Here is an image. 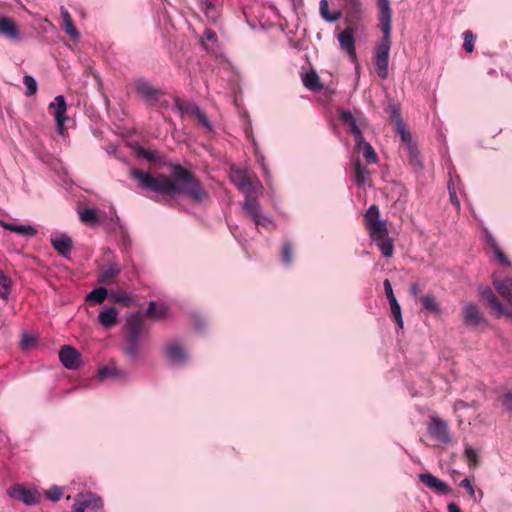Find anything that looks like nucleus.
I'll return each instance as SVG.
<instances>
[{"label":"nucleus","mask_w":512,"mask_h":512,"mask_svg":"<svg viewBox=\"0 0 512 512\" xmlns=\"http://www.w3.org/2000/svg\"><path fill=\"white\" fill-rule=\"evenodd\" d=\"M130 175L137 180L142 189L158 194L170 196L184 194L198 203L204 202L208 198L201 184L180 165L173 166V179L164 175L155 178L150 173L139 169H133Z\"/></svg>","instance_id":"f257e3e1"},{"label":"nucleus","mask_w":512,"mask_h":512,"mask_svg":"<svg viewBox=\"0 0 512 512\" xmlns=\"http://www.w3.org/2000/svg\"><path fill=\"white\" fill-rule=\"evenodd\" d=\"M379 10V27L382 31V38L374 51V67L381 79L388 77L389 53L391 49V9L388 0H377Z\"/></svg>","instance_id":"f03ea898"},{"label":"nucleus","mask_w":512,"mask_h":512,"mask_svg":"<svg viewBox=\"0 0 512 512\" xmlns=\"http://www.w3.org/2000/svg\"><path fill=\"white\" fill-rule=\"evenodd\" d=\"M166 363L173 368H182L190 364L191 353L187 343L179 338L168 339L162 348Z\"/></svg>","instance_id":"7ed1b4c3"},{"label":"nucleus","mask_w":512,"mask_h":512,"mask_svg":"<svg viewBox=\"0 0 512 512\" xmlns=\"http://www.w3.org/2000/svg\"><path fill=\"white\" fill-rule=\"evenodd\" d=\"M230 179L245 196H259L262 194L263 186L250 167L238 168L233 166Z\"/></svg>","instance_id":"20e7f679"},{"label":"nucleus","mask_w":512,"mask_h":512,"mask_svg":"<svg viewBox=\"0 0 512 512\" xmlns=\"http://www.w3.org/2000/svg\"><path fill=\"white\" fill-rule=\"evenodd\" d=\"M393 116L395 118V130L399 134L405 148L409 164L416 170L421 171L423 163L416 143L412 140L410 132L406 129L400 114L395 109L393 110Z\"/></svg>","instance_id":"39448f33"},{"label":"nucleus","mask_w":512,"mask_h":512,"mask_svg":"<svg viewBox=\"0 0 512 512\" xmlns=\"http://www.w3.org/2000/svg\"><path fill=\"white\" fill-rule=\"evenodd\" d=\"M255 197L256 196H246L242 205L244 212L253 220L256 226L273 229L275 227L273 220L263 213L262 207Z\"/></svg>","instance_id":"423d86ee"},{"label":"nucleus","mask_w":512,"mask_h":512,"mask_svg":"<svg viewBox=\"0 0 512 512\" xmlns=\"http://www.w3.org/2000/svg\"><path fill=\"white\" fill-rule=\"evenodd\" d=\"M102 509V499L94 493L87 492L76 496L72 512H101Z\"/></svg>","instance_id":"0eeeda50"},{"label":"nucleus","mask_w":512,"mask_h":512,"mask_svg":"<svg viewBox=\"0 0 512 512\" xmlns=\"http://www.w3.org/2000/svg\"><path fill=\"white\" fill-rule=\"evenodd\" d=\"M7 495L14 500L23 502L27 506L39 503L40 494L36 488H26L22 485H13L7 489Z\"/></svg>","instance_id":"6e6552de"},{"label":"nucleus","mask_w":512,"mask_h":512,"mask_svg":"<svg viewBox=\"0 0 512 512\" xmlns=\"http://www.w3.org/2000/svg\"><path fill=\"white\" fill-rule=\"evenodd\" d=\"M427 430L430 436L439 443L448 444L451 442L448 425L444 420L438 417H431L427 424Z\"/></svg>","instance_id":"1a4fd4ad"},{"label":"nucleus","mask_w":512,"mask_h":512,"mask_svg":"<svg viewBox=\"0 0 512 512\" xmlns=\"http://www.w3.org/2000/svg\"><path fill=\"white\" fill-rule=\"evenodd\" d=\"M135 89L138 95L149 106H154L159 101L161 91L151 85L145 79H138L135 81Z\"/></svg>","instance_id":"9d476101"},{"label":"nucleus","mask_w":512,"mask_h":512,"mask_svg":"<svg viewBox=\"0 0 512 512\" xmlns=\"http://www.w3.org/2000/svg\"><path fill=\"white\" fill-rule=\"evenodd\" d=\"M49 109L52 110L55 123H56V129L57 132L60 135L64 134V124L66 121V112H67V105L66 101L63 95H58L54 98V101H52L49 104Z\"/></svg>","instance_id":"9b49d317"},{"label":"nucleus","mask_w":512,"mask_h":512,"mask_svg":"<svg viewBox=\"0 0 512 512\" xmlns=\"http://www.w3.org/2000/svg\"><path fill=\"white\" fill-rule=\"evenodd\" d=\"M351 170L353 173V179L359 188H364L371 185L370 173L362 165L359 156H351Z\"/></svg>","instance_id":"f8f14e48"},{"label":"nucleus","mask_w":512,"mask_h":512,"mask_svg":"<svg viewBox=\"0 0 512 512\" xmlns=\"http://www.w3.org/2000/svg\"><path fill=\"white\" fill-rule=\"evenodd\" d=\"M340 118L348 126L349 132L354 136L355 141L363 138L361 127L364 124V118L361 114L355 116L349 111H343Z\"/></svg>","instance_id":"ddd939ff"},{"label":"nucleus","mask_w":512,"mask_h":512,"mask_svg":"<svg viewBox=\"0 0 512 512\" xmlns=\"http://www.w3.org/2000/svg\"><path fill=\"white\" fill-rule=\"evenodd\" d=\"M143 317L140 313L131 314L127 318L126 342H140V334L143 330Z\"/></svg>","instance_id":"4468645a"},{"label":"nucleus","mask_w":512,"mask_h":512,"mask_svg":"<svg viewBox=\"0 0 512 512\" xmlns=\"http://www.w3.org/2000/svg\"><path fill=\"white\" fill-rule=\"evenodd\" d=\"M418 478L425 486L441 495H448L451 492V488L446 482L431 473H421Z\"/></svg>","instance_id":"2eb2a0df"},{"label":"nucleus","mask_w":512,"mask_h":512,"mask_svg":"<svg viewBox=\"0 0 512 512\" xmlns=\"http://www.w3.org/2000/svg\"><path fill=\"white\" fill-rule=\"evenodd\" d=\"M492 283L496 291L506 300L508 305L512 307V279L507 277L502 278L494 273Z\"/></svg>","instance_id":"dca6fc26"},{"label":"nucleus","mask_w":512,"mask_h":512,"mask_svg":"<svg viewBox=\"0 0 512 512\" xmlns=\"http://www.w3.org/2000/svg\"><path fill=\"white\" fill-rule=\"evenodd\" d=\"M53 248L64 258H69L72 250V239L63 233H55L50 238Z\"/></svg>","instance_id":"f3484780"},{"label":"nucleus","mask_w":512,"mask_h":512,"mask_svg":"<svg viewBox=\"0 0 512 512\" xmlns=\"http://www.w3.org/2000/svg\"><path fill=\"white\" fill-rule=\"evenodd\" d=\"M81 355L72 346H64L59 351V359L66 369L74 370L78 367Z\"/></svg>","instance_id":"a211bd4d"},{"label":"nucleus","mask_w":512,"mask_h":512,"mask_svg":"<svg viewBox=\"0 0 512 512\" xmlns=\"http://www.w3.org/2000/svg\"><path fill=\"white\" fill-rule=\"evenodd\" d=\"M338 41L341 49L354 61L356 59V50L353 31L350 28L345 29L338 35Z\"/></svg>","instance_id":"6ab92c4d"},{"label":"nucleus","mask_w":512,"mask_h":512,"mask_svg":"<svg viewBox=\"0 0 512 512\" xmlns=\"http://www.w3.org/2000/svg\"><path fill=\"white\" fill-rule=\"evenodd\" d=\"M464 321L469 326H479L483 321V314L473 303H467L463 307Z\"/></svg>","instance_id":"aec40b11"},{"label":"nucleus","mask_w":512,"mask_h":512,"mask_svg":"<svg viewBox=\"0 0 512 512\" xmlns=\"http://www.w3.org/2000/svg\"><path fill=\"white\" fill-rule=\"evenodd\" d=\"M355 150L357 152H362L367 164H376L378 162V156L374 148L364 139V137L355 141Z\"/></svg>","instance_id":"412c9836"},{"label":"nucleus","mask_w":512,"mask_h":512,"mask_svg":"<svg viewBox=\"0 0 512 512\" xmlns=\"http://www.w3.org/2000/svg\"><path fill=\"white\" fill-rule=\"evenodd\" d=\"M0 227L28 238L34 237L37 234L36 228L26 224H12L0 220Z\"/></svg>","instance_id":"4be33fe9"},{"label":"nucleus","mask_w":512,"mask_h":512,"mask_svg":"<svg viewBox=\"0 0 512 512\" xmlns=\"http://www.w3.org/2000/svg\"><path fill=\"white\" fill-rule=\"evenodd\" d=\"M96 377L99 381L103 382L108 378H125L126 372L118 368L114 363L103 366L98 369Z\"/></svg>","instance_id":"5701e85b"},{"label":"nucleus","mask_w":512,"mask_h":512,"mask_svg":"<svg viewBox=\"0 0 512 512\" xmlns=\"http://www.w3.org/2000/svg\"><path fill=\"white\" fill-rule=\"evenodd\" d=\"M120 270V266L117 263H109L100 269L97 280L102 284H110L120 273Z\"/></svg>","instance_id":"b1692460"},{"label":"nucleus","mask_w":512,"mask_h":512,"mask_svg":"<svg viewBox=\"0 0 512 512\" xmlns=\"http://www.w3.org/2000/svg\"><path fill=\"white\" fill-rule=\"evenodd\" d=\"M0 34L12 39H19L18 29L11 18L2 16L0 17Z\"/></svg>","instance_id":"393cba45"},{"label":"nucleus","mask_w":512,"mask_h":512,"mask_svg":"<svg viewBox=\"0 0 512 512\" xmlns=\"http://www.w3.org/2000/svg\"><path fill=\"white\" fill-rule=\"evenodd\" d=\"M118 312L114 307L101 310L98 314V321L104 328H110L116 324Z\"/></svg>","instance_id":"a878e982"},{"label":"nucleus","mask_w":512,"mask_h":512,"mask_svg":"<svg viewBox=\"0 0 512 512\" xmlns=\"http://www.w3.org/2000/svg\"><path fill=\"white\" fill-rule=\"evenodd\" d=\"M366 228H367V230L369 232V236L373 242L378 241V240L388 236V230L386 227L385 220H380L378 222H374Z\"/></svg>","instance_id":"bb28decb"},{"label":"nucleus","mask_w":512,"mask_h":512,"mask_svg":"<svg viewBox=\"0 0 512 512\" xmlns=\"http://www.w3.org/2000/svg\"><path fill=\"white\" fill-rule=\"evenodd\" d=\"M61 17L63 20L64 31L73 39L78 40L80 37L79 32L73 24L72 18L65 7L60 8Z\"/></svg>","instance_id":"cd10ccee"},{"label":"nucleus","mask_w":512,"mask_h":512,"mask_svg":"<svg viewBox=\"0 0 512 512\" xmlns=\"http://www.w3.org/2000/svg\"><path fill=\"white\" fill-rule=\"evenodd\" d=\"M168 314V307L164 304L157 305L156 302L150 301L148 304V308L145 312L147 317L153 318L155 320H162Z\"/></svg>","instance_id":"c85d7f7f"},{"label":"nucleus","mask_w":512,"mask_h":512,"mask_svg":"<svg viewBox=\"0 0 512 512\" xmlns=\"http://www.w3.org/2000/svg\"><path fill=\"white\" fill-rule=\"evenodd\" d=\"M217 43V35L211 29H206L201 40L202 47L208 53H214Z\"/></svg>","instance_id":"c756f323"},{"label":"nucleus","mask_w":512,"mask_h":512,"mask_svg":"<svg viewBox=\"0 0 512 512\" xmlns=\"http://www.w3.org/2000/svg\"><path fill=\"white\" fill-rule=\"evenodd\" d=\"M108 290L104 287H98L89 292L86 301L90 304H101L106 299Z\"/></svg>","instance_id":"7c9ffc66"},{"label":"nucleus","mask_w":512,"mask_h":512,"mask_svg":"<svg viewBox=\"0 0 512 512\" xmlns=\"http://www.w3.org/2000/svg\"><path fill=\"white\" fill-rule=\"evenodd\" d=\"M302 81L303 85L309 90L319 91L321 89L319 76L314 71L304 74Z\"/></svg>","instance_id":"2f4dec72"},{"label":"nucleus","mask_w":512,"mask_h":512,"mask_svg":"<svg viewBox=\"0 0 512 512\" xmlns=\"http://www.w3.org/2000/svg\"><path fill=\"white\" fill-rule=\"evenodd\" d=\"M319 13L320 16L329 23L337 21L340 17L339 12L330 13L328 0H320L319 2Z\"/></svg>","instance_id":"473e14b6"},{"label":"nucleus","mask_w":512,"mask_h":512,"mask_svg":"<svg viewBox=\"0 0 512 512\" xmlns=\"http://www.w3.org/2000/svg\"><path fill=\"white\" fill-rule=\"evenodd\" d=\"M294 248L291 242L285 241L281 251V263L285 267H290L293 263Z\"/></svg>","instance_id":"72a5a7b5"},{"label":"nucleus","mask_w":512,"mask_h":512,"mask_svg":"<svg viewBox=\"0 0 512 512\" xmlns=\"http://www.w3.org/2000/svg\"><path fill=\"white\" fill-rule=\"evenodd\" d=\"M374 243L380 249V251L384 257H386V258L392 257L394 246H393V241L390 237L387 236L378 241H374Z\"/></svg>","instance_id":"f704fd0d"},{"label":"nucleus","mask_w":512,"mask_h":512,"mask_svg":"<svg viewBox=\"0 0 512 512\" xmlns=\"http://www.w3.org/2000/svg\"><path fill=\"white\" fill-rule=\"evenodd\" d=\"M420 301H421L423 309H425L435 315L440 314V307L433 295L427 294L424 297H422Z\"/></svg>","instance_id":"c9c22d12"},{"label":"nucleus","mask_w":512,"mask_h":512,"mask_svg":"<svg viewBox=\"0 0 512 512\" xmlns=\"http://www.w3.org/2000/svg\"><path fill=\"white\" fill-rule=\"evenodd\" d=\"M176 109L182 114V115H191L195 116V114L200 109L195 103L193 102H180L176 101L175 104Z\"/></svg>","instance_id":"e433bc0d"},{"label":"nucleus","mask_w":512,"mask_h":512,"mask_svg":"<svg viewBox=\"0 0 512 512\" xmlns=\"http://www.w3.org/2000/svg\"><path fill=\"white\" fill-rule=\"evenodd\" d=\"M389 304H390L392 315L397 323L398 328L402 329L403 328V319H402L400 304L398 303L396 298H393V300H391L389 302Z\"/></svg>","instance_id":"4c0bfd02"},{"label":"nucleus","mask_w":512,"mask_h":512,"mask_svg":"<svg viewBox=\"0 0 512 512\" xmlns=\"http://www.w3.org/2000/svg\"><path fill=\"white\" fill-rule=\"evenodd\" d=\"M366 227L371 225L374 222L380 221V211L376 205H371L366 211L365 215Z\"/></svg>","instance_id":"58836bf2"},{"label":"nucleus","mask_w":512,"mask_h":512,"mask_svg":"<svg viewBox=\"0 0 512 512\" xmlns=\"http://www.w3.org/2000/svg\"><path fill=\"white\" fill-rule=\"evenodd\" d=\"M343 5L347 13L351 16H356L361 12L360 0H343Z\"/></svg>","instance_id":"ea45409f"},{"label":"nucleus","mask_w":512,"mask_h":512,"mask_svg":"<svg viewBox=\"0 0 512 512\" xmlns=\"http://www.w3.org/2000/svg\"><path fill=\"white\" fill-rule=\"evenodd\" d=\"M140 342H127L124 349L126 356L131 360H137L139 356Z\"/></svg>","instance_id":"a19ab883"},{"label":"nucleus","mask_w":512,"mask_h":512,"mask_svg":"<svg viewBox=\"0 0 512 512\" xmlns=\"http://www.w3.org/2000/svg\"><path fill=\"white\" fill-rule=\"evenodd\" d=\"M23 84L26 87V96H32L37 92V82L34 77L30 75H25L23 77Z\"/></svg>","instance_id":"79ce46f5"},{"label":"nucleus","mask_w":512,"mask_h":512,"mask_svg":"<svg viewBox=\"0 0 512 512\" xmlns=\"http://www.w3.org/2000/svg\"><path fill=\"white\" fill-rule=\"evenodd\" d=\"M464 455L468 461V465L470 467H475L478 464V455L477 451L472 448L470 445H466L464 449Z\"/></svg>","instance_id":"37998d69"},{"label":"nucleus","mask_w":512,"mask_h":512,"mask_svg":"<svg viewBox=\"0 0 512 512\" xmlns=\"http://www.w3.org/2000/svg\"><path fill=\"white\" fill-rule=\"evenodd\" d=\"M80 220L84 223H91L97 220V214L94 209L85 208L79 212Z\"/></svg>","instance_id":"c03bdc74"},{"label":"nucleus","mask_w":512,"mask_h":512,"mask_svg":"<svg viewBox=\"0 0 512 512\" xmlns=\"http://www.w3.org/2000/svg\"><path fill=\"white\" fill-rule=\"evenodd\" d=\"M470 407L475 408V403L472 402L471 404H469L462 400H459L455 403L454 412L458 413V421L460 425L464 422L463 415L461 414V412Z\"/></svg>","instance_id":"a18cd8bd"},{"label":"nucleus","mask_w":512,"mask_h":512,"mask_svg":"<svg viewBox=\"0 0 512 512\" xmlns=\"http://www.w3.org/2000/svg\"><path fill=\"white\" fill-rule=\"evenodd\" d=\"M36 344V338L31 334H23L20 341V348L24 351L30 350Z\"/></svg>","instance_id":"49530a36"},{"label":"nucleus","mask_w":512,"mask_h":512,"mask_svg":"<svg viewBox=\"0 0 512 512\" xmlns=\"http://www.w3.org/2000/svg\"><path fill=\"white\" fill-rule=\"evenodd\" d=\"M63 495V490L61 487L59 486H52L50 489H48L46 492H45V496L53 501V502H57L60 500V498L62 497Z\"/></svg>","instance_id":"de8ad7c7"},{"label":"nucleus","mask_w":512,"mask_h":512,"mask_svg":"<svg viewBox=\"0 0 512 512\" xmlns=\"http://www.w3.org/2000/svg\"><path fill=\"white\" fill-rule=\"evenodd\" d=\"M463 36H464L463 47L467 53H471L474 50L475 37L471 31L464 32Z\"/></svg>","instance_id":"09e8293b"},{"label":"nucleus","mask_w":512,"mask_h":512,"mask_svg":"<svg viewBox=\"0 0 512 512\" xmlns=\"http://www.w3.org/2000/svg\"><path fill=\"white\" fill-rule=\"evenodd\" d=\"M257 163L260 165L262 169L263 176L270 180L271 179V173L267 167V164L265 162V157L261 151H257Z\"/></svg>","instance_id":"8fccbe9b"},{"label":"nucleus","mask_w":512,"mask_h":512,"mask_svg":"<svg viewBox=\"0 0 512 512\" xmlns=\"http://www.w3.org/2000/svg\"><path fill=\"white\" fill-rule=\"evenodd\" d=\"M112 298L115 302L121 303L127 307L131 306L133 303V299L128 293L113 294Z\"/></svg>","instance_id":"3c124183"},{"label":"nucleus","mask_w":512,"mask_h":512,"mask_svg":"<svg viewBox=\"0 0 512 512\" xmlns=\"http://www.w3.org/2000/svg\"><path fill=\"white\" fill-rule=\"evenodd\" d=\"M198 122L204 127L206 128L208 131H211L212 130V125H211V122L209 121L207 115L205 114L204 111H202L201 109L198 110V112L195 114L194 116Z\"/></svg>","instance_id":"603ef678"},{"label":"nucleus","mask_w":512,"mask_h":512,"mask_svg":"<svg viewBox=\"0 0 512 512\" xmlns=\"http://www.w3.org/2000/svg\"><path fill=\"white\" fill-rule=\"evenodd\" d=\"M493 251V254L495 256V258L504 266H510L511 263L510 261L508 260V258L505 256V254L502 252L500 246H497L495 247L494 249H492Z\"/></svg>","instance_id":"864d4df0"},{"label":"nucleus","mask_w":512,"mask_h":512,"mask_svg":"<svg viewBox=\"0 0 512 512\" xmlns=\"http://www.w3.org/2000/svg\"><path fill=\"white\" fill-rule=\"evenodd\" d=\"M500 399H501L502 405H503L507 410H512V391H505V392L500 396Z\"/></svg>","instance_id":"5fc2aeb1"},{"label":"nucleus","mask_w":512,"mask_h":512,"mask_svg":"<svg viewBox=\"0 0 512 512\" xmlns=\"http://www.w3.org/2000/svg\"><path fill=\"white\" fill-rule=\"evenodd\" d=\"M383 286H384L385 295H386V297H387L389 302L391 300H393V298H396L394 293H393L392 285H391V283H390V281L388 279H385L383 281Z\"/></svg>","instance_id":"6e6d98bb"},{"label":"nucleus","mask_w":512,"mask_h":512,"mask_svg":"<svg viewBox=\"0 0 512 512\" xmlns=\"http://www.w3.org/2000/svg\"><path fill=\"white\" fill-rule=\"evenodd\" d=\"M484 235H485V241H486L487 245H489L491 247V249H494L495 247L499 246L496 239L493 237V235L491 234V232L488 229L484 230Z\"/></svg>","instance_id":"4d7b16f0"},{"label":"nucleus","mask_w":512,"mask_h":512,"mask_svg":"<svg viewBox=\"0 0 512 512\" xmlns=\"http://www.w3.org/2000/svg\"><path fill=\"white\" fill-rule=\"evenodd\" d=\"M448 189L451 203L456 209H460V202L456 196L455 190L451 187V185L448 186Z\"/></svg>","instance_id":"13d9d810"},{"label":"nucleus","mask_w":512,"mask_h":512,"mask_svg":"<svg viewBox=\"0 0 512 512\" xmlns=\"http://www.w3.org/2000/svg\"><path fill=\"white\" fill-rule=\"evenodd\" d=\"M460 486L464 489L467 490V492L471 495V496H474L475 494V490L473 488V486L471 485V482L468 478H465L463 479L461 482H460Z\"/></svg>","instance_id":"bf43d9fd"},{"label":"nucleus","mask_w":512,"mask_h":512,"mask_svg":"<svg viewBox=\"0 0 512 512\" xmlns=\"http://www.w3.org/2000/svg\"><path fill=\"white\" fill-rule=\"evenodd\" d=\"M0 286L1 287H10V280L1 270H0Z\"/></svg>","instance_id":"052dcab7"},{"label":"nucleus","mask_w":512,"mask_h":512,"mask_svg":"<svg viewBox=\"0 0 512 512\" xmlns=\"http://www.w3.org/2000/svg\"><path fill=\"white\" fill-rule=\"evenodd\" d=\"M136 153H137V155H139L141 157H144V158H147V159L151 158V154L148 151H146L145 149H143L142 147H137L136 148Z\"/></svg>","instance_id":"680f3d73"},{"label":"nucleus","mask_w":512,"mask_h":512,"mask_svg":"<svg viewBox=\"0 0 512 512\" xmlns=\"http://www.w3.org/2000/svg\"><path fill=\"white\" fill-rule=\"evenodd\" d=\"M10 294V287H1L0 286V297L3 299H7Z\"/></svg>","instance_id":"e2e57ef3"},{"label":"nucleus","mask_w":512,"mask_h":512,"mask_svg":"<svg viewBox=\"0 0 512 512\" xmlns=\"http://www.w3.org/2000/svg\"><path fill=\"white\" fill-rule=\"evenodd\" d=\"M448 512H461L460 508L455 503H449L447 505Z\"/></svg>","instance_id":"0e129e2a"},{"label":"nucleus","mask_w":512,"mask_h":512,"mask_svg":"<svg viewBox=\"0 0 512 512\" xmlns=\"http://www.w3.org/2000/svg\"><path fill=\"white\" fill-rule=\"evenodd\" d=\"M410 293H411V295H412L413 297H415V298L418 296V287H417V285H415V284H414V285H411V287H410Z\"/></svg>","instance_id":"69168bd1"},{"label":"nucleus","mask_w":512,"mask_h":512,"mask_svg":"<svg viewBox=\"0 0 512 512\" xmlns=\"http://www.w3.org/2000/svg\"><path fill=\"white\" fill-rule=\"evenodd\" d=\"M252 144H253V148H254L255 158L257 159V151H260V149H259L257 141L254 138H252Z\"/></svg>","instance_id":"338daca9"}]
</instances>
